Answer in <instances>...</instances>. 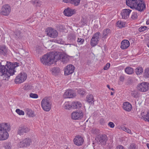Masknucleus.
<instances>
[{"instance_id": "1", "label": "nucleus", "mask_w": 149, "mask_h": 149, "mask_svg": "<svg viewBox=\"0 0 149 149\" xmlns=\"http://www.w3.org/2000/svg\"><path fill=\"white\" fill-rule=\"evenodd\" d=\"M10 127L7 123H0V140L6 139L9 136L8 132L10 131Z\"/></svg>"}, {"instance_id": "49", "label": "nucleus", "mask_w": 149, "mask_h": 149, "mask_svg": "<svg viewBox=\"0 0 149 149\" xmlns=\"http://www.w3.org/2000/svg\"><path fill=\"white\" fill-rule=\"evenodd\" d=\"M79 93L81 95H83L85 93V90L84 89H80L78 91Z\"/></svg>"}, {"instance_id": "11", "label": "nucleus", "mask_w": 149, "mask_h": 149, "mask_svg": "<svg viewBox=\"0 0 149 149\" xmlns=\"http://www.w3.org/2000/svg\"><path fill=\"white\" fill-rule=\"evenodd\" d=\"M47 34L49 36L52 38L56 37L58 35L57 31L51 28H48L46 30Z\"/></svg>"}, {"instance_id": "24", "label": "nucleus", "mask_w": 149, "mask_h": 149, "mask_svg": "<svg viewBox=\"0 0 149 149\" xmlns=\"http://www.w3.org/2000/svg\"><path fill=\"white\" fill-rule=\"evenodd\" d=\"M123 109L127 111H130L132 108L131 104L128 102H126L123 103Z\"/></svg>"}, {"instance_id": "8", "label": "nucleus", "mask_w": 149, "mask_h": 149, "mask_svg": "<svg viewBox=\"0 0 149 149\" xmlns=\"http://www.w3.org/2000/svg\"><path fill=\"white\" fill-rule=\"evenodd\" d=\"M100 35V33L99 32H96L93 35L90 42L91 46L94 47L98 43Z\"/></svg>"}, {"instance_id": "42", "label": "nucleus", "mask_w": 149, "mask_h": 149, "mask_svg": "<svg viewBox=\"0 0 149 149\" xmlns=\"http://www.w3.org/2000/svg\"><path fill=\"white\" fill-rule=\"evenodd\" d=\"M138 147L134 143L131 144L128 148V149H137Z\"/></svg>"}, {"instance_id": "9", "label": "nucleus", "mask_w": 149, "mask_h": 149, "mask_svg": "<svg viewBox=\"0 0 149 149\" xmlns=\"http://www.w3.org/2000/svg\"><path fill=\"white\" fill-rule=\"evenodd\" d=\"M83 114V113L81 111H75L71 113V117L73 120H79L82 118Z\"/></svg>"}, {"instance_id": "43", "label": "nucleus", "mask_w": 149, "mask_h": 149, "mask_svg": "<svg viewBox=\"0 0 149 149\" xmlns=\"http://www.w3.org/2000/svg\"><path fill=\"white\" fill-rule=\"evenodd\" d=\"M77 41L78 44L81 45L84 43V39L78 38Z\"/></svg>"}, {"instance_id": "41", "label": "nucleus", "mask_w": 149, "mask_h": 149, "mask_svg": "<svg viewBox=\"0 0 149 149\" xmlns=\"http://www.w3.org/2000/svg\"><path fill=\"white\" fill-rule=\"evenodd\" d=\"M121 129L123 131L127 132V133L132 134V132L131 130L130 129H128V128L126 127H125L123 126L121 127Z\"/></svg>"}, {"instance_id": "14", "label": "nucleus", "mask_w": 149, "mask_h": 149, "mask_svg": "<svg viewBox=\"0 0 149 149\" xmlns=\"http://www.w3.org/2000/svg\"><path fill=\"white\" fill-rule=\"evenodd\" d=\"M29 131V129L27 126L22 125L18 127L17 133L18 134L21 135L28 133Z\"/></svg>"}, {"instance_id": "55", "label": "nucleus", "mask_w": 149, "mask_h": 149, "mask_svg": "<svg viewBox=\"0 0 149 149\" xmlns=\"http://www.w3.org/2000/svg\"><path fill=\"white\" fill-rule=\"evenodd\" d=\"M6 148L7 149H9L10 148V143H8L7 145L5 146Z\"/></svg>"}, {"instance_id": "6", "label": "nucleus", "mask_w": 149, "mask_h": 149, "mask_svg": "<svg viewBox=\"0 0 149 149\" xmlns=\"http://www.w3.org/2000/svg\"><path fill=\"white\" fill-rule=\"evenodd\" d=\"M138 91L141 92H146L149 89V84L147 82H142L139 84L137 86Z\"/></svg>"}, {"instance_id": "58", "label": "nucleus", "mask_w": 149, "mask_h": 149, "mask_svg": "<svg viewBox=\"0 0 149 149\" xmlns=\"http://www.w3.org/2000/svg\"><path fill=\"white\" fill-rule=\"evenodd\" d=\"M71 0H63V1L65 3H70Z\"/></svg>"}, {"instance_id": "35", "label": "nucleus", "mask_w": 149, "mask_h": 149, "mask_svg": "<svg viewBox=\"0 0 149 149\" xmlns=\"http://www.w3.org/2000/svg\"><path fill=\"white\" fill-rule=\"evenodd\" d=\"M131 96L134 98H137L139 97V93L137 91L134 90L131 92Z\"/></svg>"}, {"instance_id": "59", "label": "nucleus", "mask_w": 149, "mask_h": 149, "mask_svg": "<svg viewBox=\"0 0 149 149\" xmlns=\"http://www.w3.org/2000/svg\"><path fill=\"white\" fill-rule=\"evenodd\" d=\"M87 63L88 65H90L91 63V61L90 60H88L87 61Z\"/></svg>"}, {"instance_id": "46", "label": "nucleus", "mask_w": 149, "mask_h": 149, "mask_svg": "<svg viewBox=\"0 0 149 149\" xmlns=\"http://www.w3.org/2000/svg\"><path fill=\"white\" fill-rule=\"evenodd\" d=\"M29 96L33 98H37L38 97V95L35 93H31L30 94Z\"/></svg>"}, {"instance_id": "25", "label": "nucleus", "mask_w": 149, "mask_h": 149, "mask_svg": "<svg viewBox=\"0 0 149 149\" xmlns=\"http://www.w3.org/2000/svg\"><path fill=\"white\" fill-rule=\"evenodd\" d=\"M52 56L53 57V63L54 62H56L58 60L61 59L62 57L61 56L63 54H55L54 52H52Z\"/></svg>"}, {"instance_id": "63", "label": "nucleus", "mask_w": 149, "mask_h": 149, "mask_svg": "<svg viewBox=\"0 0 149 149\" xmlns=\"http://www.w3.org/2000/svg\"><path fill=\"white\" fill-rule=\"evenodd\" d=\"M147 147L149 149V144L148 143H147L146 144Z\"/></svg>"}, {"instance_id": "62", "label": "nucleus", "mask_w": 149, "mask_h": 149, "mask_svg": "<svg viewBox=\"0 0 149 149\" xmlns=\"http://www.w3.org/2000/svg\"><path fill=\"white\" fill-rule=\"evenodd\" d=\"M107 87L109 89H110V86L109 85H107Z\"/></svg>"}, {"instance_id": "32", "label": "nucleus", "mask_w": 149, "mask_h": 149, "mask_svg": "<svg viewBox=\"0 0 149 149\" xmlns=\"http://www.w3.org/2000/svg\"><path fill=\"white\" fill-rule=\"evenodd\" d=\"M125 72L128 74H132L134 72L133 69L130 67H128L125 69Z\"/></svg>"}, {"instance_id": "12", "label": "nucleus", "mask_w": 149, "mask_h": 149, "mask_svg": "<svg viewBox=\"0 0 149 149\" xmlns=\"http://www.w3.org/2000/svg\"><path fill=\"white\" fill-rule=\"evenodd\" d=\"M107 140V136L105 134L98 135L96 139L98 143L102 145H105Z\"/></svg>"}, {"instance_id": "29", "label": "nucleus", "mask_w": 149, "mask_h": 149, "mask_svg": "<svg viewBox=\"0 0 149 149\" xmlns=\"http://www.w3.org/2000/svg\"><path fill=\"white\" fill-rule=\"evenodd\" d=\"M61 61L63 63H66L69 61V56L66 54H63L61 56Z\"/></svg>"}, {"instance_id": "5", "label": "nucleus", "mask_w": 149, "mask_h": 149, "mask_svg": "<svg viewBox=\"0 0 149 149\" xmlns=\"http://www.w3.org/2000/svg\"><path fill=\"white\" fill-rule=\"evenodd\" d=\"M27 75L24 72H21L16 76L15 82L16 84H21L24 82L26 79Z\"/></svg>"}, {"instance_id": "7", "label": "nucleus", "mask_w": 149, "mask_h": 149, "mask_svg": "<svg viewBox=\"0 0 149 149\" xmlns=\"http://www.w3.org/2000/svg\"><path fill=\"white\" fill-rule=\"evenodd\" d=\"M137 2L133 8L140 12L143 11L146 8V4L144 3L143 0H138Z\"/></svg>"}, {"instance_id": "21", "label": "nucleus", "mask_w": 149, "mask_h": 149, "mask_svg": "<svg viewBox=\"0 0 149 149\" xmlns=\"http://www.w3.org/2000/svg\"><path fill=\"white\" fill-rule=\"evenodd\" d=\"M138 0H126V5L130 8H133L138 3L137 1Z\"/></svg>"}, {"instance_id": "3", "label": "nucleus", "mask_w": 149, "mask_h": 149, "mask_svg": "<svg viewBox=\"0 0 149 149\" xmlns=\"http://www.w3.org/2000/svg\"><path fill=\"white\" fill-rule=\"evenodd\" d=\"M41 104L43 109L45 111H48L51 109L52 103L50 99L47 97H45L42 101Z\"/></svg>"}, {"instance_id": "61", "label": "nucleus", "mask_w": 149, "mask_h": 149, "mask_svg": "<svg viewBox=\"0 0 149 149\" xmlns=\"http://www.w3.org/2000/svg\"><path fill=\"white\" fill-rule=\"evenodd\" d=\"M146 24H149V20H148L146 22Z\"/></svg>"}, {"instance_id": "53", "label": "nucleus", "mask_w": 149, "mask_h": 149, "mask_svg": "<svg viewBox=\"0 0 149 149\" xmlns=\"http://www.w3.org/2000/svg\"><path fill=\"white\" fill-rule=\"evenodd\" d=\"M36 51L37 54H40L41 52V49L40 48V47H37L36 49Z\"/></svg>"}, {"instance_id": "48", "label": "nucleus", "mask_w": 149, "mask_h": 149, "mask_svg": "<svg viewBox=\"0 0 149 149\" xmlns=\"http://www.w3.org/2000/svg\"><path fill=\"white\" fill-rule=\"evenodd\" d=\"M133 82V80L132 78H129L128 79L127 82V84H131Z\"/></svg>"}, {"instance_id": "26", "label": "nucleus", "mask_w": 149, "mask_h": 149, "mask_svg": "<svg viewBox=\"0 0 149 149\" xmlns=\"http://www.w3.org/2000/svg\"><path fill=\"white\" fill-rule=\"evenodd\" d=\"M67 39L71 42H74L75 41L76 36L74 33L72 32L69 33L67 36Z\"/></svg>"}, {"instance_id": "30", "label": "nucleus", "mask_w": 149, "mask_h": 149, "mask_svg": "<svg viewBox=\"0 0 149 149\" xmlns=\"http://www.w3.org/2000/svg\"><path fill=\"white\" fill-rule=\"evenodd\" d=\"M15 37L17 39H21L22 38V36L21 32L19 30H17L14 32Z\"/></svg>"}, {"instance_id": "23", "label": "nucleus", "mask_w": 149, "mask_h": 149, "mask_svg": "<svg viewBox=\"0 0 149 149\" xmlns=\"http://www.w3.org/2000/svg\"><path fill=\"white\" fill-rule=\"evenodd\" d=\"M130 45L129 41L127 40H124L121 42L120 48L123 49H126L130 46Z\"/></svg>"}, {"instance_id": "33", "label": "nucleus", "mask_w": 149, "mask_h": 149, "mask_svg": "<svg viewBox=\"0 0 149 149\" xmlns=\"http://www.w3.org/2000/svg\"><path fill=\"white\" fill-rule=\"evenodd\" d=\"M87 101L89 103L91 104L93 103L94 102L93 96L92 95H89L87 96L86 97Z\"/></svg>"}, {"instance_id": "13", "label": "nucleus", "mask_w": 149, "mask_h": 149, "mask_svg": "<svg viewBox=\"0 0 149 149\" xmlns=\"http://www.w3.org/2000/svg\"><path fill=\"white\" fill-rule=\"evenodd\" d=\"M10 11L11 8L9 5L7 4L4 5L2 7L1 14L3 15L7 16L10 13Z\"/></svg>"}, {"instance_id": "31", "label": "nucleus", "mask_w": 149, "mask_h": 149, "mask_svg": "<svg viewBox=\"0 0 149 149\" xmlns=\"http://www.w3.org/2000/svg\"><path fill=\"white\" fill-rule=\"evenodd\" d=\"M51 71L53 75H57L59 73L60 69L58 67H54L51 69Z\"/></svg>"}, {"instance_id": "38", "label": "nucleus", "mask_w": 149, "mask_h": 149, "mask_svg": "<svg viewBox=\"0 0 149 149\" xmlns=\"http://www.w3.org/2000/svg\"><path fill=\"white\" fill-rule=\"evenodd\" d=\"M117 24L118 27L121 28L125 27V23L120 21H118L117 23Z\"/></svg>"}, {"instance_id": "40", "label": "nucleus", "mask_w": 149, "mask_h": 149, "mask_svg": "<svg viewBox=\"0 0 149 149\" xmlns=\"http://www.w3.org/2000/svg\"><path fill=\"white\" fill-rule=\"evenodd\" d=\"M143 77L145 78L149 77V68H147L145 70L143 73Z\"/></svg>"}, {"instance_id": "16", "label": "nucleus", "mask_w": 149, "mask_h": 149, "mask_svg": "<svg viewBox=\"0 0 149 149\" xmlns=\"http://www.w3.org/2000/svg\"><path fill=\"white\" fill-rule=\"evenodd\" d=\"M131 11L132 10L129 9H124L123 10L121 13L122 18L124 19L128 18Z\"/></svg>"}, {"instance_id": "64", "label": "nucleus", "mask_w": 149, "mask_h": 149, "mask_svg": "<svg viewBox=\"0 0 149 149\" xmlns=\"http://www.w3.org/2000/svg\"><path fill=\"white\" fill-rule=\"evenodd\" d=\"M26 110L27 111H28L29 112L31 111V110H30V109H26Z\"/></svg>"}, {"instance_id": "15", "label": "nucleus", "mask_w": 149, "mask_h": 149, "mask_svg": "<svg viewBox=\"0 0 149 149\" xmlns=\"http://www.w3.org/2000/svg\"><path fill=\"white\" fill-rule=\"evenodd\" d=\"M74 69V67L72 65H67L64 69V73L67 75L71 74L73 73Z\"/></svg>"}, {"instance_id": "39", "label": "nucleus", "mask_w": 149, "mask_h": 149, "mask_svg": "<svg viewBox=\"0 0 149 149\" xmlns=\"http://www.w3.org/2000/svg\"><path fill=\"white\" fill-rule=\"evenodd\" d=\"M80 0H71L70 3L75 6H78L80 3Z\"/></svg>"}, {"instance_id": "56", "label": "nucleus", "mask_w": 149, "mask_h": 149, "mask_svg": "<svg viewBox=\"0 0 149 149\" xmlns=\"http://www.w3.org/2000/svg\"><path fill=\"white\" fill-rule=\"evenodd\" d=\"M19 64L17 62H15L13 64V65H14L15 66V68L17 67L18 66H19Z\"/></svg>"}, {"instance_id": "2", "label": "nucleus", "mask_w": 149, "mask_h": 149, "mask_svg": "<svg viewBox=\"0 0 149 149\" xmlns=\"http://www.w3.org/2000/svg\"><path fill=\"white\" fill-rule=\"evenodd\" d=\"M53 58L52 53L50 52L43 56L40 59L41 61L44 65H50L53 63Z\"/></svg>"}, {"instance_id": "52", "label": "nucleus", "mask_w": 149, "mask_h": 149, "mask_svg": "<svg viewBox=\"0 0 149 149\" xmlns=\"http://www.w3.org/2000/svg\"><path fill=\"white\" fill-rule=\"evenodd\" d=\"M108 125L111 128H113L115 126L114 124L112 122H110L109 123Z\"/></svg>"}, {"instance_id": "10", "label": "nucleus", "mask_w": 149, "mask_h": 149, "mask_svg": "<svg viewBox=\"0 0 149 149\" xmlns=\"http://www.w3.org/2000/svg\"><path fill=\"white\" fill-rule=\"evenodd\" d=\"M31 139L29 138H26L22 140L18 144V146L20 148L26 147L30 146L31 143Z\"/></svg>"}, {"instance_id": "47", "label": "nucleus", "mask_w": 149, "mask_h": 149, "mask_svg": "<svg viewBox=\"0 0 149 149\" xmlns=\"http://www.w3.org/2000/svg\"><path fill=\"white\" fill-rule=\"evenodd\" d=\"M147 27L146 26H141L139 29V31L140 32L146 30Z\"/></svg>"}, {"instance_id": "34", "label": "nucleus", "mask_w": 149, "mask_h": 149, "mask_svg": "<svg viewBox=\"0 0 149 149\" xmlns=\"http://www.w3.org/2000/svg\"><path fill=\"white\" fill-rule=\"evenodd\" d=\"M32 4L36 6H40L42 4V2L39 0H33L31 1Z\"/></svg>"}, {"instance_id": "27", "label": "nucleus", "mask_w": 149, "mask_h": 149, "mask_svg": "<svg viewBox=\"0 0 149 149\" xmlns=\"http://www.w3.org/2000/svg\"><path fill=\"white\" fill-rule=\"evenodd\" d=\"M7 49L4 45H0V54L4 56L6 55Z\"/></svg>"}, {"instance_id": "4", "label": "nucleus", "mask_w": 149, "mask_h": 149, "mask_svg": "<svg viewBox=\"0 0 149 149\" xmlns=\"http://www.w3.org/2000/svg\"><path fill=\"white\" fill-rule=\"evenodd\" d=\"M6 68L7 73V75H6V77H10V75L14 74L15 71L14 70L15 66L13 65V64L9 62H6V65L5 66Z\"/></svg>"}, {"instance_id": "50", "label": "nucleus", "mask_w": 149, "mask_h": 149, "mask_svg": "<svg viewBox=\"0 0 149 149\" xmlns=\"http://www.w3.org/2000/svg\"><path fill=\"white\" fill-rule=\"evenodd\" d=\"M110 66V64L107 63L104 66L103 68L104 70H107Z\"/></svg>"}, {"instance_id": "36", "label": "nucleus", "mask_w": 149, "mask_h": 149, "mask_svg": "<svg viewBox=\"0 0 149 149\" xmlns=\"http://www.w3.org/2000/svg\"><path fill=\"white\" fill-rule=\"evenodd\" d=\"M64 107L65 109L70 110L72 108V104L68 102H66L64 104Z\"/></svg>"}, {"instance_id": "44", "label": "nucleus", "mask_w": 149, "mask_h": 149, "mask_svg": "<svg viewBox=\"0 0 149 149\" xmlns=\"http://www.w3.org/2000/svg\"><path fill=\"white\" fill-rule=\"evenodd\" d=\"M15 111L18 114L20 115H24V111L19 109H16Z\"/></svg>"}, {"instance_id": "18", "label": "nucleus", "mask_w": 149, "mask_h": 149, "mask_svg": "<svg viewBox=\"0 0 149 149\" xmlns=\"http://www.w3.org/2000/svg\"><path fill=\"white\" fill-rule=\"evenodd\" d=\"M111 33V30L108 29H106L103 31L102 40L104 41L107 39L108 36Z\"/></svg>"}, {"instance_id": "37", "label": "nucleus", "mask_w": 149, "mask_h": 149, "mask_svg": "<svg viewBox=\"0 0 149 149\" xmlns=\"http://www.w3.org/2000/svg\"><path fill=\"white\" fill-rule=\"evenodd\" d=\"M143 71V69L141 67H138L135 70V72L136 74L139 75L142 74Z\"/></svg>"}, {"instance_id": "20", "label": "nucleus", "mask_w": 149, "mask_h": 149, "mask_svg": "<svg viewBox=\"0 0 149 149\" xmlns=\"http://www.w3.org/2000/svg\"><path fill=\"white\" fill-rule=\"evenodd\" d=\"M75 12V10L68 8L64 10L63 13L65 16L69 17L74 14Z\"/></svg>"}, {"instance_id": "60", "label": "nucleus", "mask_w": 149, "mask_h": 149, "mask_svg": "<svg viewBox=\"0 0 149 149\" xmlns=\"http://www.w3.org/2000/svg\"><path fill=\"white\" fill-rule=\"evenodd\" d=\"M58 43H60L61 44H63V41H61L60 42H59L58 40Z\"/></svg>"}, {"instance_id": "45", "label": "nucleus", "mask_w": 149, "mask_h": 149, "mask_svg": "<svg viewBox=\"0 0 149 149\" xmlns=\"http://www.w3.org/2000/svg\"><path fill=\"white\" fill-rule=\"evenodd\" d=\"M137 13L136 12H133L131 18L133 19H137Z\"/></svg>"}, {"instance_id": "22", "label": "nucleus", "mask_w": 149, "mask_h": 149, "mask_svg": "<svg viewBox=\"0 0 149 149\" xmlns=\"http://www.w3.org/2000/svg\"><path fill=\"white\" fill-rule=\"evenodd\" d=\"M7 70L6 66L1 65V63H0V75L1 76L4 75L6 77V75H7Z\"/></svg>"}, {"instance_id": "51", "label": "nucleus", "mask_w": 149, "mask_h": 149, "mask_svg": "<svg viewBox=\"0 0 149 149\" xmlns=\"http://www.w3.org/2000/svg\"><path fill=\"white\" fill-rule=\"evenodd\" d=\"M144 119L145 121L147 120L149 122V111L147 112L146 117L144 118Z\"/></svg>"}, {"instance_id": "19", "label": "nucleus", "mask_w": 149, "mask_h": 149, "mask_svg": "<svg viewBox=\"0 0 149 149\" xmlns=\"http://www.w3.org/2000/svg\"><path fill=\"white\" fill-rule=\"evenodd\" d=\"M74 143L78 146L82 145L84 142L83 138L80 136H77L74 139Z\"/></svg>"}, {"instance_id": "17", "label": "nucleus", "mask_w": 149, "mask_h": 149, "mask_svg": "<svg viewBox=\"0 0 149 149\" xmlns=\"http://www.w3.org/2000/svg\"><path fill=\"white\" fill-rule=\"evenodd\" d=\"M75 96V94L71 90L66 91L63 95V97L65 98H72Z\"/></svg>"}, {"instance_id": "54", "label": "nucleus", "mask_w": 149, "mask_h": 149, "mask_svg": "<svg viewBox=\"0 0 149 149\" xmlns=\"http://www.w3.org/2000/svg\"><path fill=\"white\" fill-rule=\"evenodd\" d=\"M116 149H125L124 147L122 145L118 146L116 147Z\"/></svg>"}, {"instance_id": "57", "label": "nucleus", "mask_w": 149, "mask_h": 149, "mask_svg": "<svg viewBox=\"0 0 149 149\" xmlns=\"http://www.w3.org/2000/svg\"><path fill=\"white\" fill-rule=\"evenodd\" d=\"M124 79V76H121L120 77V81H123Z\"/></svg>"}, {"instance_id": "28", "label": "nucleus", "mask_w": 149, "mask_h": 149, "mask_svg": "<svg viewBox=\"0 0 149 149\" xmlns=\"http://www.w3.org/2000/svg\"><path fill=\"white\" fill-rule=\"evenodd\" d=\"M71 104L72 108L73 109H79L81 106V103L77 102H72Z\"/></svg>"}]
</instances>
